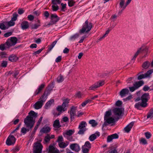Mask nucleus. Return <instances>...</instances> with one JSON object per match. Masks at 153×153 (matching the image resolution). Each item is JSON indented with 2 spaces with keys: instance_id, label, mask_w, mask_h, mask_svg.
<instances>
[{
  "instance_id": "obj_1",
  "label": "nucleus",
  "mask_w": 153,
  "mask_h": 153,
  "mask_svg": "<svg viewBox=\"0 0 153 153\" xmlns=\"http://www.w3.org/2000/svg\"><path fill=\"white\" fill-rule=\"evenodd\" d=\"M29 115L24 119V123L28 128L23 127L21 128V133L23 134L32 129L35 123V119L37 117V114L33 111H31L28 114Z\"/></svg>"
},
{
  "instance_id": "obj_2",
  "label": "nucleus",
  "mask_w": 153,
  "mask_h": 153,
  "mask_svg": "<svg viewBox=\"0 0 153 153\" xmlns=\"http://www.w3.org/2000/svg\"><path fill=\"white\" fill-rule=\"evenodd\" d=\"M50 93L48 91L44 92L43 94L39 99V100L34 105V107L36 109H38L41 108L47 99V96Z\"/></svg>"
},
{
  "instance_id": "obj_3",
  "label": "nucleus",
  "mask_w": 153,
  "mask_h": 153,
  "mask_svg": "<svg viewBox=\"0 0 153 153\" xmlns=\"http://www.w3.org/2000/svg\"><path fill=\"white\" fill-rule=\"evenodd\" d=\"M92 26V23L88 22V20H86L83 24L82 28L79 30V33H82L88 32L91 30Z\"/></svg>"
},
{
  "instance_id": "obj_4",
  "label": "nucleus",
  "mask_w": 153,
  "mask_h": 153,
  "mask_svg": "<svg viewBox=\"0 0 153 153\" xmlns=\"http://www.w3.org/2000/svg\"><path fill=\"white\" fill-rule=\"evenodd\" d=\"M74 131L71 129L63 133V135L67 140L70 141H73L74 140L73 139L72 135L74 133Z\"/></svg>"
},
{
  "instance_id": "obj_5",
  "label": "nucleus",
  "mask_w": 153,
  "mask_h": 153,
  "mask_svg": "<svg viewBox=\"0 0 153 153\" xmlns=\"http://www.w3.org/2000/svg\"><path fill=\"white\" fill-rule=\"evenodd\" d=\"M143 84L144 82L142 80L136 82L134 83L132 87H129V90L131 92H133L138 89L140 87L143 85Z\"/></svg>"
},
{
  "instance_id": "obj_6",
  "label": "nucleus",
  "mask_w": 153,
  "mask_h": 153,
  "mask_svg": "<svg viewBox=\"0 0 153 153\" xmlns=\"http://www.w3.org/2000/svg\"><path fill=\"white\" fill-rule=\"evenodd\" d=\"M33 147V152L34 153H41L43 146L40 143L38 142L34 143Z\"/></svg>"
},
{
  "instance_id": "obj_7",
  "label": "nucleus",
  "mask_w": 153,
  "mask_h": 153,
  "mask_svg": "<svg viewBox=\"0 0 153 153\" xmlns=\"http://www.w3.org/2000/svg\"><path fill=\"white\" fill-rule=\"evenodd\" d=\"M87 125L85 121H82L80 123L79 126V130L78 131V134H83L86 131L85 126Z\"/></svg>"
},
{
  "instance_id": "obj_8",
  "label": "nucleus",
  "mask_w": 153,
  "mask_h": 153,
  "mask_svg": "<svg viewBox=\"0 0 153 153\" xmlns=\"http://www.w3.org/2000/svg\"><path fill=\"white\" fill-rule=\"evenodd\" d=\"M16 140L15 137L13 135H10L6 140V144L7 146L13 145L15 144Z\"/></svg>"
},
{
  "instance_id": "obj_9",
  "label": "nucleus",
  "mask_w": 153,
  "mask_h": 153,
  "mask_svg": "<svg viewBox=\"0 0 153 153\" xmlns=\"http://www.w3.org/2000/svg\"><path fill=\"white\" fill-rule=\"evenodd\" d=\"M149 99V94L146 93L144 94L141 97V102L146 106L147 105V102L148 100Z\"/></svg>"
},
{
  "instance_id": "obj_10",
  "label": "nucleus",
  "mask_w": 153,
  "mask_h": 153,
  "mask_svg": "<svg viewBox=\"0 0 153 153\" xmlns=\"http://www.w3.org/2000/svg\"><path fill=\"white\" fill-rule=\"evenodd\" d=\"M105 122L102 125V128L108 125V124H110L115 122L114 119L112 117H109L104 118Z\"/></svg>"
},
{
  "instance_id": "obj_11",
  "label": "nucleus",
  "mask_w": 153,
  "mask_h": 153,
  "mask_svg": "<svg viewBox=\"0 0 153 153\" xmlns=\"http://www.w3.org/2000/svg\"><path fill=\"white\" fill-rule=\"evenodd\" d=\"M70 148L72 151L78 152L80 150V148L79 144L76 143H72L70 145Z\"/></svg>"
},
{
  "instance_id": "obj_12",
  "label": "nucleus",
  "mask_w": 153,
  "mask_h": 153,
  "mask_svg": "<svg viewBox=\"0 0 153 153\" xmlns=\"http://www.w3.org/2000/svg\"><path fill=\"white\" fill-rule=\"evenodd\" d=\"M148 48H147L142 47L139 48L136 53L138 55L140 53L146 54L144 56V57H145L148 53Z\"/></svg>"
},
{
  "instance_id": "obj_13",
  "label": "nucleus",
  "mask_w": 153,
  "mask_h": 153,
  "mask_svg": "<svg viewBox=\"0 0 153 153\" xmlns=\"http://www.w3.org/2000/svg\"><path fill=\"white\" fill-rule=\"evenodd\" d=\"M112 111L114 115L119 117L123 113V110L121 108H116Z\"/></svg>"
},
{
  "instance_id": "obj_14",
  "label": "nucleus",
  "mask_w": 153,
  "mask_h": 153,
  "mask_svg": "<svg viewBox=\"0 0 153 153\" xmlns=\"http://www.w3.org/2000/svg\"><path fill=\"white\" fill-rule=\"evenodd\" d=\"M119 137L118 135L116 133L113 134L108 135L107 137V142H111L114 139H117Z\"/></svg>"
},
{
  "instance_id": "obj_15",
  "label": "nucleus",
  "mask_w": 153,
  "mask_h": 153,
  "mask_svg": "<svg viewBox=\"0 0 153 153\" xmlns=\"http://www.w3.org/2000/svg\"><path fill=\"white\" fill-rule=\"evenodd\" d=\"M129 93V91L127 88H125L122 89L119 93V95L121 97H123Z\"/></svg>"
},
{
  "instance_id": "obj_16",
  "label": "nucleus",
  "mask_w": 153,
  "mask_h": 153,
  "mask_svg": "<svg viewBox=\"0 0 153 153\" xmlns=\"http://www.w3.org/2000/svg\"><path fill=\"white\" fill-rule=\"evenodd\" d=\"M48 152L49 153H59V150L53 146L50 145L48 148Z\"/></svg>"
},
{
  "instance_id": "obj_17",
  "label": "nucleus",
  "mask_w": 153,
  "mask_h": 153,
  "mask_svg": "<svg viewBox=\"0 0 153 153\" xmlns=\"http://www.w3.org/2000/svg\"><path fill=\"white\" fill-rule=\"evenodd\" d=\"M51 20L55 24L59 20V18L56 14H51Z\"/></svg>"
},
{
  "instance_id": "obj_18",
  "label": "nucleus",
  "mask_w": 153,
  "mask_h": 153,
  "mask_svg": "<svg viewBox=\"0 0 153 153\" xmlns=\"http://www.w3.org/2000/svg\"><path fill=\"white\" fill-rule=\"evenodd\" d=\"M100 135V133L98 131H97L94 134H92L90 135L89 137V139L90 141H93L97 137H99Z\"/></svg>"
},
{
  "instance_id": "obj_19",
  "label": "nucleus",
  "mask_w": 153,
  "mask_h": 153,
  "mask_svg": "<svg viewBox=\"0 0 153 153\" xmlns=\"http://www.w3.org/2000/svg\"><path fill=\"white\" fill-rule=\"evenodd\" d=\"M62 100L63 102L62 103V105L64 108H66V107H68L69 105V103L70 101V99L68 98H66L64 97L62 99Z\"/></svg>"
},
{
  "instance_id": "obj_20",
  "label": "nucleus",
  "mask_w": 153,
  "mask_h": 153,
  "mask_svg": "<svg viewBox=\"0 0 153 153\" xmlns=\"http://www.w3.org/2000/svg\"><path fill=\"white\" fill-rule=\"evenodd\" d=\"M51 128L47 126H45L40 130V132L42 133H46L49 132L51 131Z\"/></svg>"
},
{
  "instance_id": "obj_21",
  "label": "nucleus",
  "mask_w": 153,
  "mask_h": 153,
  "mask_svg": "<svg viewBox=\"0 0 153 153\" xmlns=\"http://www.w3.org/2000/svg\"><path fill=\"white\" fill-rule=\"evenodd\" d=\"M134 123V122H132L125 127L124 128L125 132L128 133L133 126Z\"/></svg>"
},
{
  "instance_id": "obj_22",
  "label": "nucleus",
  "mask_w": 153,
  "mask_h": 153,
  "mask_svg": "<svg viewBox=\"0 0 153 153\" xmlns=\"http://www.w3.org/2000/svg\"><path fill=\"white\" fill-rule=\"evenodd\" d=\"M53 126L54 128L57 129L61 127L59 119H57L53 122Z\"/></svg>"
},
{
  "instance_id": "obj_23",
  "label": "nucleus",
  "mask_w": 153,
  "mask_h": 153,
  "mask_svg": "<svg viewBox=\"0 0 153 153\" xmlns=\"http://www.w3.org/2000/svg\"><path fill=\"white\" fill-rule=\"evenodd\" d=\"M21 28L23 30H25L28 28L29 25L27 21H23L21 23Z\"/></svg>"
},
{
  "instance_id": "obj_24",
  "label": "nucleus",
  "mask_w": 153,
  "mask_h": 153,
  "mask_svg": "<svg viewBox=\"0 0 153 153\" xmlns=\"http://www.w3.org/2000/svg\"><path fill=\"white\" fill-rule=\"evenodd\" d=\"M45 85L44 84H42L39 86L38 88L36 90L34 93L35 95H36L39 94L42 91V89L44 88Z\"/></svg>"
},
{
  "instance_id": "obj_25",
  "label": "nucleus",
  "mask_w": 153,
  "mask_h": 153,
  "mask_svg": "<svg viewBox=\"0 0 153 153\" xmlns=\"http://www.w3.org/2000/svg\"><path fill=\"white\" fill-rule=\"evenodd\" d=\"M134 107L135 108L141 110V107L145 108L146 106L144 105L142 102H139L135 104Z\"/></svg>"
},
{
  "instance_id": "obj_26",
  "label": "nucleus",
  "mask_w": 153,
  "mask_h": 153,
  "mask_svg": "<svg viewBox=\"0 0 153 153\" xmlns=\"http://www.w3.org/2000/svg\"><path fill=\"white\" fill-rule=\"evenodd\" d=\"M18 59V58L15 55H10L9 57V61L13 62L17 61Z\"/></svg>"
},
{
  "instance_id": "obj_27",
  "label": "nucleus",
  "mask_w": 153,
  "mask_h": 153,
  "mask_svg": "<svg viewBox=\"0 0 153 153\" xmlns=\"http://www.w3.org/2000/svg\"><path fill=\"white\" fill-rule=\"evenodd\" d=\"M56 110L59 112L65 111L67 110V108H64L62 105L58 106L56 108Z\"/></svg>"
},
{
  "instance_id": "obj_28",
  "label": "nucleus",
  "mask_w": 153,
  "mask_h": 153,
  "mask_svg": "<svg viewBox=\"0 0 153 153\" xmlns=\"http://www.w3.org/2000/svg\"><path fill=\"white\" fill-rule=\"evenodd\" d=\"M9 39L12 42V45H15L16 44L18 39L16 37H12L10 38Z\"/></svg>"
},
{
  "instance_id": "obj_29",
  "label": "nucleus",
  "mask_w": 153,
  "mask_h": 153,
  "mask_svg": "<svg viewBox=\"0 0 153 153\" xmlns=\"http://www.w3.org/2000/svg\"><path fill=\"white\" fill-rule=\"evenodd\" d=\"M7 22H4L0 23V28L2 30H6L8 28V27L5 26Z\"/></svg>"
},
{
  "instance_id": "obj_30",
  "label": "nucleus",
  "mask_w": 153,
  "mask_h": 153,
  "mask_svg": "<svg viewBox=\"0 0 153 153\" xmlns=\"http://www.w3.org/2000/svg\"><path fill=\"white\" fill-rule=\"evenodd\" d=\"M68 144H66L64 142H60L58 143L59 146L61 148H65L69 144V142H68Z\"/></svg>"
},
{
  "instance_id": "obj_31",
  "label": "nucleus",
  "mask_w": 153,
  "mask_h": 153,
  "mask_svg": "<svg viewBox=\"0 0 153 153\" xmlns=\"http://www.w3.org/2000/svg\"><path fill=\"white\" fill-rule=\"evenodd\" d=\"M150 65V62L148 61L144 62L142 65V67L144 69H147L148 68Z\"/></svg>"
},
{
  "instance_id": "obj_32",
  "label": "nucleus",
  "mask_w": 153,
  "mask_h": 153,
  "mask_svg": "<svg viewBox=\"0 0 153 153\" xmlns=\"http://www.w3.org/2000/svg\"><path fill=\"white\" fill-rule=\"evenodd\" d=\"M57 42V40H55L53 42L50 46H48V51H50L55 45Z\"/></svg>"
},
{
  "instance_id": "obj_33",
  "label": "nucleus",
  "mask_w": 153,
  "mask_h": 153,
  "mask_svg": "<svg viewBox=\"0 0 153 153\" xmlns=\"http://www.w3.org/2000/svg\"><path fill=\"white\" fill-rule=\"evenodd\" d=\"M89 123L91 125V126L93 127H94L98 125L97 122H96V121L94 120H89Z\"/></svg>"
},
{
  "instance_id": "obj_34",
  "label": "nucleus",
  "mask_w": 153,
  "mask_h": 153,
  "mask_svg": "<svg viewBox=\"0 0 153 153\" xmlns=\"http://www.w3.org/2000/svg\"><path fill=\"white\" fill-rule=\"evenodd\" d=\"M83 146L90 149L91 148V144L88 141H87L85 142V144Z\"/></svg>"
},
{
  "instance_id": "obj_35",
  "label": "nucleus",
  "mask_w": 153,
  "mask_h": 153,
  "mask_svg": "<svg viewBox=\"0 0 153 153\" xmlns=\"http://www.w3.org/2000/svg\"><path fill=\"white\" fill-rule=\"evenodd\" d=\"M98 85L97 84V83H95L94 84L92 85L90 87H89V90H94L96 88H98Z\"/></svg>"
},
{
  "instance_id": "obj_36",
  "label": "nucleus",
  "mask_w": 153,
  "mask_h": 153,
  "mask_svg": "<svg viewBox=\"0 0 153 153\" xmlns=\"http://www.w3.org/2000/svg\"><path fill=\"white\" fill-rule=\"evenodd\" d=\"M125 2V0H120V7L122 8L123 9L121 10V13H122L124 9H123V7H124L125 5H124Z\"/></svg>"
},
{
  "instance_id": "obj_37",
  "label": "nucleus",
  "mask_w": 153,
  "mask_h": 153,
  "mask_svg": "<svg viewBox=\"0 0 153 153\" xmlns=\"http://www.w3.org/2000/svg\"><path fill=\"white\" fill-rule=\"evenodd\" d=\"M38 22L39 24H34V25H32L31 27L33 29H36L39 26H40V22L39 20H38Z\"/></svg>"
},
{
  "instance_id": "obj_38",
  "label": "nucleus",
  "mask_w": 153,
  "mask_h": 153,
  "mask_svg": "<svg viewBox=\"0 0 153 153\" xmlns=\"http://www.w3.org/2000/svg\"><path fill=\"white\" fill-rule=\"evenodd\" d=\"M5 44L6 45V46H7V47L8 48H9L10 47L13 46L11 45L13 44L12 43V42H11L9 39H8L7 40L6 42L5 43Z\"/></svg>"
},
{
  "instance_id": "obj_39",
  "label": "nucleus",
  "mask_w": 153,
  "mask_h": 153,
  "mask_svg": "<svg viewBox=\"0 0 153 153\" xmlns=\"http://www.w3.org/2000/svg\"><path fill=\"white\" fill-rule=\"evenodd\" d=\"M147 118L153 117V109H151L147 115Z\"/></svg>"
},
{
  "instance_id": "obj_40",
  "label": "nucleus",
  "mask_w": 153,
  "mask_h": 153,
  "mask_svg": "<svg viewBox=\"0 0 153 153\" xmlns=\"http://www.w3.org/2000/svg\"><path fill=\"white\" fill-rule=\"evenodd\" d=\"M140 142V143H141L143 145H146L147 144V141L144 138H141Z\"/></svg>"
},
{
  "instance_id": "obj_41",
  "label": "nucleus",
  "mask_w": 153,
  "mask_h": 153,
  "mask_svg": "<svg viewBox=\"0 0 153 153\" xmlns=\"http://www.w3.org/2000/svg\"><path fill=\"white\" fill-rule=\"evenodd\" d=\"M82 151L83 153H88L90 150V149L84 147L83 146L82 147Z\"/></svg>"
},
{
  "instance_id": "obj_42",
  "label": "nucleus",
  "mask_w": 153,
  "mask_h": 153,
  "mask_svg": "<svg viewBox=\"0 0 153 153\" xmlns=\"http://www.w3.org/2000/svg\"><path fill=\"white\" fill-rule=\"evenodd\" d=\"M64 78L63 76L61 75L59 76L57 79V81L59 83L62 82L64 80Z\"/></svg>"
},
{
  "instance_id": "obj_43",
  "label": "nucleus",
  "mask_w": 153,
  "mask_h": 153,
  "mask_svg": "<svg viewBox=\"0 0 153 153\" xmlns=\"http://www.w3.org/2000/svg\"><path fill=\"white\" fill-rule=\"evenodd\" d=\"M75 2L73 0H70L68 1V5L70 7H72L74 5Z\"/></svg>"
},
{
  "instance_id": "obj_44",
  "label": "nucleus",
  "mask_w": 153,
  "mask_h": 153,
  "mask_svg": "<svg viewBox=\"0 0 153 153\" xmlns=\"http://www.w3.org/2000/svg\"><path fill=\"white\" fill-rule=\"evenodd\" d=\"M54 102L53 99H51L48 101L46 104L45 105L47 107H49L51 106V104Z\"/></svg>"
},
{
  "instance_id": "obj_45",
  "label": "nucleus",
  "mask_w": 153,
  "mask_h": 153,
  "mask_svg": "<svg viewBox=\"0 0 153 153\" xmlns=\"http://www.w3.org/2000/svg\"><path fill=\"white\" fill-rule=\"evenodd\" d=\"M91 100L90 99L87 100L83 102L82 104L81 105L82 107H84L87 103L91 102Z\"/></svg>"
},
{
  "instance_id": "obj_46",
  "label": "nucleus",
  "mask_w": 153,
  "mask_h": 153,
  "mask_svg": "<svg viewBox=\"0 0 153 153\" xmlns=\"http://www.w3.org/2000/svg\"><path fill=\"white\" fill-rule=\"evenodd\" d=\"M153 72V70H150L147 71V72L145 74V77H149L151 74Z\"/></svg>"
},
{
  "instance_id": "obj_47",
  "label": "nucleus",
  "mask_w": 153,
  "mask_h": 153,
  "mask_svg": "<svg viewBox=\"0 0 153 153\" xmlns=\"http://www.w3.org/2000/svg\"><path fill=\"white\" fill-rule=\"evenodd\" d=\"M5 43V44H1L0 45V49L2 51H4L6 49V48H7V46H6Z\"/></svg>"
},
{
  "instance_id": "obj_48",
  "label": "nucleus",
  "mask_w": 153,
  "mask_h": 153,
  "mask_svg": "<svg viewBox=\"0 0 153 153\" xmlns=\"http://www.w3.org/2000/svg\"><path fill=\"white\" fill-rule=\"evenodd\" d=\"M7 62L6 61H3L1 63V66L3 68H6L7 65Z\"/></svg>"
},
{
  "instance_id": "obj_49",
  "label": "nucleus",
  "mask_w": 153,
  "mask_h": 153,
  "mask_svg": "<svg viewBox=\"0 0 153 153\" xmlns=\"http://www.w3.org/2000/svg\"><path fill=\"white\" fill-rule=\"evenodd\" d=\"M111 114V111H108L106 112L104 116V118L109 117Z\"/></svg>"
},
{
  "instance_id": "obj_50",
  "label": "nucleus",
  "mask_w": 153,
  "mask_h": 153,
  "mask_svg": "<svg viewBox=\"0 0 153 153\" xmlns=\"http://www.w3.org/2000/svg\"><path fill=\"white\" fill-rule=\"evenodd\" d=\"M79 37V35L78 34H74L73 36H72L70 37V39L71 40H75L76 39L78 38Z\"/></svg>"
},
{
  "instance_id": "obj_51",
  "label": "nucleus",
  "mask_w": 153,
  "mask_h": 153,
  "mask_svg": "<svg viewBox=\"0 0 153 153\" xmlns=\"http://www.w3.org/2000/svg\"><path fill=\"white\" fill-rule=\"evenodd\" d=\"M52 10L53 11H57L59 9V6L58 5L55 6L52 5Z\"/></svg>"
},
{
  "instance_id": "obj_52",
  "label": "nucleus",
  "mask_w": 153,
  "mask_h": 153,
  "mask_svg": "<svg viewBox=\"0 0 153 153\" xmlns=\"http://www.w3.org/2000/svg\"><path fill=\"white\" fill-rule=\"evenodd\" d=\"M13 21H14L11 19L9 22H7V24L9 26H13L15 24V22H13Z\"/></svg>"
},
{
  "instance_id": "obj_53",
  "label": "nucleus",
  "mask_w": 153,
  "mask_h": 153,
  "mask_svg": "<svg viewBox=\"0 0 153 153\" xmlns=\"http://www.w3.org/2000/svg\"><path fill=\"white\" fill-rule=\"evenodd\" d=\"M70 114L71 115V120L72 119H74V116L76 115V111H70Z\"/></svg>"
},
{
  "instance_id": "obj_54",
  "label": "nucleus",
  "mask_w": 153,
  "mask_h": 153,
  "mask_svg": "<svg viewBox=\"0 0 153 153\" xmlns=\"http://www.w3.org/2000/svg\"><path fill=\"white\" fill-rule=\"evenodd\" d=\"M145 135L146 138L147 139H149L152 136L151 134L149 132H146L145 133Z\"/></svg>"
},
{
  "instance_id": "obj_55",
  "label": "nucleus",
  "mask_w": 153,
  "mask_h": 153,
  "mask_svg": "<svg viewBox=\"0 0 153 153\" xmlns=\"http://www.w3.org/2000/svg\"><path fill=\"white\" fill-rule=\"evenodd\" d=\"M18 14L16 13H15L13 14V17L11 19L14 21H15L17 19Z\"/></svg>"
},
{
  "instance_id": "obj_56",
  "label": "nucleus",
  "mask_w": 153,
  "mask_h": 153,
  "mask_svg": "<svg viewBox=\"0 0 153 153\" xmlns=\"http://www.w3.org/2000/svg\"><path fill=\"white\" fill-rule=\"evenodd\" d=\"M50 140V136L49 135H47L45 137L44 140L46 143L48 142Z\"/></svg>"
},
{
  "instance_id": "obj_57",
  "label": "nucleus",
  "mask_w": 153,
  "mask_h": 153,
  "mask_svg": "<svg viewBox=\"0 0 153 153\" xmlns=\"http://www.w3.org/2000/svg\"><path fill=\"white\" fill-rule=\"evenodd\" d=\"M98 87L102 86L104 84V82L103 81H100L97 82Z\"/></svg>"
},
{
  "instance_id": "obj_58",
  "label": "nucleus",
  "mask_w": 153,
  "mask_h": 153,
  "mask_svg": "<svg viewBox=\"0 0 153 153\" xmlns=\"http://www.w3.org/2000/svg\"><path fill=\"white\" fill-rule=\"evenodd\" d=\"M122 104V102L121 101L118 100L115 103V105L117 106H120Z\"/></svg>"
},
{
  "instance_id": "obj_59",
  "label": "nucleus",
  "mask_w": 153,
  "mask_h": 153,
  "mask_svg": "<svg viewBox=\"0 0 153 153\" xmlns=\"http://www.w3.org/2000/svg\"><path fill=\"white\" fill-rule=\"evenodd\" d=\"M61 3V1L60 0H52V3L53 4H56L57 3L58 4H60Z\"/></svg>"
},
{
  "instance_id": "obj_60",
  "label": "nucleus",
  "mask_w": 153,
  "mask_h": 153,
  "mask_svg": "<svg viewBox=\"0 0 153 153\" xmlns=\"http://www.w3.org/2000/svg\"><path fill=\"white\" fill-rule=\"evenodd\" d=\"M63 141V138L62 136H59L58 137V139L57 140V142H58V143H60V142H62Z\"/></svg>"
},
{
  "instance_id": "obj_61",
  "label": "nucleus",
  "mask_w": 153,
  "mask_h": 153,
  "mask_svg": "<svg viewBox=\"0 0 153 153\" xmlns=\"http://www.w3.org/2000/svg\"><path fill=\"white\" fill-rule=\"evenodd\" d=\"M12 34V32H8L5 33L4 36L5 37H7L10 36H11Z\"/></svg>"
},
{
  "instance_id": "obj_62",
  "label": "nucleus",
  "mask_w": 153,
  "mask_h": 153,
  "mask_svg": "<svg viewBox=\"0 0 153 153\" xmlns=\"http://www.w3.org/2000/svg\"><path fill=\"white\" fill-rule=\"evenodd\" d=\"M43 50V49H39V50L37 51H35L33 53V54L34 55H36L37 54H39Z\"/></svg>"
},
{
  "instance_id": "obj_63",
  "label": "nucleus",
  "mask_w": 153,
  "mask_h": 153,
  "mask_svg": "<svg viewBox=\"0 0 153 153\" xmlns=\"http://www.w3.org/2000/svg\"><path fill=\"white\" fill-rule=\"evenodd\" d=\"M27 18L28 20L31 21L33 20L34 19V17L32 15H29L28 16Z\"/></svg>"
},
{
  "instance_id": "obj_64",
  "label": "nucleus",
  "mask_w": 153,
  "mask_h": 153,
  "mask_svg": "<svg viewBox=\"0 0 153 153\" xmlns=\"http://www.w3.org/2000/svg\"><path fill=\"white\" fill-rule=\"evenodd\" d=\"M62 56H58L56 59L55 62H60L62 60Z\"/></svg>"
}]
</instances>
